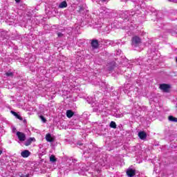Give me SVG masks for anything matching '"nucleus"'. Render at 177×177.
<instances>
[{
  "instance_id": "nucleus-1",
  "label": "nucleus",
  "mask_w": 177,
  "mask_h": 177,
  "mask_svg": "<svg viewBox=\"0 0 177 177\" xmlns=\"http://www.w3.org/2000/svg\"><path fill=\"white\" fill-rule=\"evenodd\" d=\"M100 13L98 14V16L100 19H107L110 17V13H109V11H107V9L104 7H102L100 8L99 10Z\"/></svg>"
},
{
  "instance_id": "nucleus-2",
  "label": "nucleus",
  "mask_w": 177,
  "mask_h": 177,
  "mask_svg": "<svg viewBox=\"0 0 177 177\" xmlns=\"http://www.w3.org/2000/svg\"><path fill=\"white\" fill-rule=\"evenodd\" d=\"M87 102L90 104H92L93 108V111L97 112L99 111V109H100V104L97 102H95V99L92 97H88Z\"/></svg>"
},
{
  "instance_id": "nucleus-3",
  "label": "nucleus",
  "mask_w": 177,
  "mask_h": 177,
  "mask_svg": "<svg viewBox=\"0 0 177 177\" xmlns=\"http://www.w3.org/2000/svg\"><path fill=\"white\" fill-rule=\"evenodd\" d=\"M66 171H73L77 169V165L72 160H68V164H66V167H65Z\"/></svg>"
},
{
  "instance_id": "nucleus-4",
  "label": "nucleus",
  "mask_w": 177,
  "mask_h": 177,
  "mask_svg": "<svg viewBox=\"0 0 177 177\" xmlns=\"http://www.w3.org/2000/svg\"><path fill=\"white\" fill-rule=\"evenodd\" d=\"M139 13H140V12L139 10H137V11L131 10L130 12L126 11L124 12V15H127L125 19H126V20H129V19H131V17H132L133 16H138V15H139Z\"/></svg>"
},
{
  "instance_id": "nucleus-5",
  "label": "nucleus",
  "mask_w": 177,
  "mask_h": 177,
  "mask_svg": "<svg viewBox=\"0 0 177 177\" xmlns=\"http://www.w3.org/2000/svg\"><path fill=\"white\" fill-rule=\"evenodd\" d=\"M141 42H142V40L140 39V38L138 36H135L132 38L131 45L132 46H134L135 48H136L140 45Z\"/></svg>"
},
{
  "instance_id": "nucleus-6",
  "label": "nucleus",
  "mask_w": 177,
  "mask_h": 177,
  "mask_svg": "<svg viewBox=\"0 0 177 177\" xmlns=\"http://www.w3.org/2000/svg\"><path fill=\"white\" fill-rule=\"evenodd\" d=\"M94 165V171H95V176L99 177V174L102 172V165H100V163L95 162Z\"/></svg>"
},
{
  "instance_id": "nucleus-7",
  "label": "nucleus",
  "mask_w": 177,
  "mask_h": 177,
  "mask_svg": "<svg viewBox=\"0 0 177 177\" xmlns=\"http://www.w3.org/2000/svg\"><path fill=\"white\" fill-rule=\"evenodd\" d=\"M160 89L162 92H169V89H171V86L167 84H162L160 85Z\"/></svg>"
},
{
  "instance_id": "nucleus-8",
  "label": "nucleus",
  "mask_w": 177,
  "mask_h": 177,
  "mask_svg": "<svg viewBox=\"0 0 177 177\" xmlns=\"http://www.w3.org/2000/svg\"><path fill=\"white\" fill-rule=\"evenodd\" d=\"M17 136L20 142H24V140H26V134H24V133L17 131Z\"/></svg>"
},
{
  "instance_id": "nucleus-9",
  "label": "nucleus",
  "mask_w": 177,
  "mask_h": 177,
  "mask_svg": "<svg viewBox=\"0 0 177 177\" xmlns=\"http://www.w3.org/2000/svg\"><path fill=\"white\" fill-rule=\"evenodd\" d=\"M21 156L23 157V158H28V157L31 156V152H30L28 150H24L21 152Z\"/></svg>"
},
{
  "instance_id": "nucleus-10",
  "label": "nucleus",
  "mask_w": 177,
  "mask_h": 177,
  "mask_svg": "<svg viewBox=\"0 0 177 177\" xmlns=\"http://www.w3.org/2000/svg\"><path fill=\"white\" fill-rule=\"evenodd\" d=\"M136 174V171H135V170L132 169H128L127 171V175L129 177L135 176Z\"/></svg>"
},
{
  "instance_id": "nucleus-11",
  "label": "nucleus",
  "mask_w": 177,
  "mask_h": 177,
  "mask_svg": "<svg viewBox=\"0 0 177 177\" xmlns=\"http://www.w3.org/2000/svg\"><path fill=\"white\" fill-rule=\"evenodd\" d=\"M156 12V9L151 6H148L145 10V15H149V13H153Z\"/></svg>"
},
{
  "instance_id": "nucleus-12",
  "label": "nucleus",
  "mask_w": 177,
  "mask_h": 177,
  "mask_svg": "<svg viewBox=\"0 0 177 177\" xmlns=\"http://www.w3.org/2000/svg\"><path fill=\"white\" fill-rule=\"evenodd\" d=\"M138 137L142 140H145V139H146V138H147V134H146V133L145 131H140L138 133Z\"/></svg>"
},
{
  "instance_id": "nucleus-13",
  "label": "nucleus",
  "mask_w": 177,
  "mask_h": 177,
  "mask_svg": "<svg viewBox=\"0 0 177 177\" xmlns=\"http://www.w3.org/2000/svg\"><path fill=\"white\" fill-rule=\"evenodd\" d=\"M58 8L59 9H64V8H67V1H62L59 4Z\"/></svg>"
},
{
  "instance_id": "nucleus-14",
  "label": "nucleus",
  "mask_w": 177,
  "mask_h": 177,
  "mask_svg": "<svg viewBox=\"0 0 177 177\" xmlns=\"http://www.w3.org/2000/svg\"><path fill=\"white\" fill-rule=\"evenodd\" d=\"M91 46L94 49H96V48H97V46H99V42L97 41V40H93L91 41Z\"/></svg>"
},
{
  "instance_id": "nucleus-15",
  "label": "nucleus",
  "mask_w": 177,
  "mask_h": 177,
  "mask_svg": "<svg viewBox=\"0 0 177 177\" xmlns=\"http://www.w3.org/2000/svg\"><path fill=\"white\" fill-rule=\"evenodd\" d=\"M46 140L47 142H53L55 140L52 138V135H50V133H47L46 135Z\"/></svg>"
},
{
  "instance_id": "nucleus-16",
  "label": "nucleus",
  "mask_w": 177,
  "mask_h": 177,
  "mask_svg": "<svg viewBox=\"0 0 177 177\" xmlns=\"http://www.w3.org/2000/svg\"><path fill=\"white\" fill-rule=\"evenodd\" d=\"M73 115H74V112H73V111L71 110L66 111V117H68V118H71Z\"/></svg>"
},
{
  "instance_id": "nucleus-17",
  "label": "nucleus",
  "mask_w": 177,
  "mask_h": 177,
  "mask_svg": "<svg viewBox=\"0 0 177 177\" xmlns=\"http://www.w3.org/2000/svg\"><path fill=\"white\" fill-rule=\"evenodd\" d=\"M168 120L169 121H170L171 122H177V118L172 116V115H169L168 117Z\"/></svg>"
},
{
  "instance_id": "nucleus-18",
  "label": "nucleus",
  "mask_w": 177,
  "mask_h": 177,
  "mask_svg": "<svg viewBox=\"0 0 177 177\" xmlns=\"http://www.w3.org/2000/svg\"><path fill=\"white\" fill-rule=\"evenodd\" d=\"M11 114H13V115H15L16 118H18V120H23V118H21V116H20V115L17 114V113L13 111H11Z\"/></svg>"
},
{
  "instance_id": "nucleus-19",
  "label": "nucleus",
  "mask_w": 177,
  "mask_h": 177,
  "mask_svg": "<svg viewBox=\"0 0 177 177\" xmlns=\"http://www.w3.org/2000/svg\"><path fill=\"white\" fill-rule=\"evenodd\" d=\"M56 161H57L56 156H55V155H51L50 156V162H56Z\"/></svg>"
},
{
  "instance_id": "nucleus-20",
  "label": "nucleus",
  "mask_w": 177,
  "mask_h": 177,
  "mask_svg": "<svg viewBox=\"0 0 177 177\" xmlns=\"http://www.w3.org/2000/svg\"><path fill=\"white\" fill-rule=\"evenodd\" d=\"M110 127L115 129V128H117V124H115V122L111 121L110 123Z\"/></svg>"
},
{
  "instance_id": "nucleus-21",
  "label": "nucleus",
  "mask_w": 177,
  "mask_h": 177,
  "mask_svg": "<svg viewBox=\"0 0 177 177\" xmlns=\"http://www.w3.org/2000/svg\"><path fill=\"white\" fill-rule=\"evenodd\" d=\"M6 77H13V72L8 71V72L6 73Z\"/></svg>"
},
{
  "instance_id": "nucleus-22",
  "label": "nucleus",
  "mask_w": 177,
  "mask_h": 177,
  "mask_svg": "<svg viewBox=\"0 0 177 177\" xmlns=\"http://www.w3.org/2000/svg\"><path fill=\"white\" fill-rule=\"evenodd\" d=\"M124 30H133L132 24H129L127 27H124Z\"/></svg>"
},
{
  "instance_id": "nucleus-23",
  "label": "nucleus",
  "mask_w": 177,
  "mask_h": 177,
  "mask_svg": "<svg viewBox=\"0 0 177 177\" xmlns=\"http://www.w3.org/2000/svg\"><path fill=\"white\" fill-rule=\"evenodd\" d=\"M31 142H32V138H30L28 140L27 142L26 143V146H30V145H31Z\"/></svg>"
},
{
  "instance_id": "nucleus-24",
  "label": "nucleus",
  "mask_w": 177,
  "mask_h": 177,
  "mask_svg": "<svg viewBox=\"0 0 177 177\" xmlns=\"http://www.w3.org/2000/svg\"><path fill=\"white\" fill-rule=\"evenodd\" d=\"M114 66H115V63L114 62H112V66L111 67L109 68V71L113 70V68H114Z\"/></svg>"
},
{
  "instance_id": "nucleus-25",
  "label": "nucleus",
  "mask_w": 177,
  "mask_h": 177,
  "mask_svg": "<svg viewBox=\"0 0 177 177\" xmlns=\"http://www.w3.org/2000/svg\"><path fill=\"white\" fill-rule=\"evenodd\" d=\"M40 118L41 120V121H43L44 122H46V119H45V118L44 116H40Z\"/></svg>"
},
{
  "instance_id": "nucleus-26",
  "label": "nucleus",
  "mask_w": 177,
  "mask_h": 177,
  "mask_svg": "<svg viewBox=\"0 0 177 177\" xmlns=\"http://www.w3.org/2000/svg\"><path fill=\"white\" fill-rule=\"evenodd\" d=\"M116 117H118L119 118H121V117H124V113L116 115Z\"/></svg>"
},
{
  "instance_id": "nucleus-27",
  "label": "nucleus",
  "mask_w": 177,
  "mask_h": 177,
  "mask_svg": "<svg viewBox=\"0 0 177 177\" xmlns=\"http://www.w3.org/2000/svg\"><path fill=\"white\" fill-rule=\"evenodd\" d=\"M20 177H30V174H22Z\"/></svg>"
},
{
  "instance_id": "nucleus-28",
  "label": "nucleus",
  "mask_w": 177,
  "mask_h": 177,
  "mask_svg": "<svg viewBox=\"0 0 177 177\" xmlns=\"http://www.w3.org/2000/svg\"><path fill=\"white\" fill-rule=\"evenodd\" d=\"M169 2H173L174 3H176L177 0H168Z\"/></svg>"
},
{
  "instance_id": "nucleus-29",
  "label": "nucleus",
  "mask_w": 177,
  "mask_h": 177,
  "mask_svg": "<svg viewBox=\"0 0 177 177\" xmlns=\"http://www.w3.org/2000/svg\"><path fill=\"white\" fill-rule=\"evenodd\" d=\"M12 132H16V128L15 127H12Z\"/></svg>"
},
{
  "instance_id": "nucleus-30",
  "label": "nucleus",
  "mask_w": 177,
  "mask_h": 177,
  "mask_svg": "<svg viewBox=\"0 0 177 177\" xmlns=\"http://www.w3.org/2000/svg\"><path fill=\"white\" fill-rule=\"evenodd\" d=\"M116 55H121V50H118V53Z\"/></svg>"
},
{
  "instance_id": "nucleus-31",
  "label": "nucleus",
  "mask_w": 177,
  "mask_h": 177,
  "mask_svg": "<svg viewBox=\"0 0 177 177\" xmlns=\"http://www.w3.org/2000/svg\"><path fill=\"white\" fill-rule=\"evenodd\" d=\"M63 35V34H62L61 32L58 33V37H62Z\"/></svg>"
},
{
  "instance_id": "nucleus-32",
  "label": "nucleus",
  "mask_w": 177,
  "mask_h": 177,
  "mask_svg": "<svg viewBox=\"0 0 177 177\" xmlns=\"http://www.w3.org/2000/svg\"><path fill=\"white\" fill-rule=\"evenodd\" d=\"M122 2H127V1H128V0H122Z\"/></svg>"
},
{
  "instance_id": "nucleus-33",
  "label": "nucleus",
  "mask_w": 177,
  "mask_h": 177,
  "mask_svg": "<svg viewBox=\"0 0 177 177\" xmlns=\"http://www.w3.org/2000/svg\"><path fill=\"white\" fill-rule=\"evenodd\" d=\"M21 0H15L16 2H20Z\"/></svg>"
},
{
  "instance_id": "nucleus-34",
  "label": "nucleus",
  "mask_w": 177,
  "mask_h": 177,
  "mask_svg": "<svg viewBox=\"0 0 177 177\" xmlns=\"http://www.w3.org/2000/svg\"><path fill=\"white\" fill-rule=\"evenodd\" d=\"M2 154V150L0 149V156Z\"/></svg>"
},
{
  "instance_id": "nucleus-35",
  "label": "nucleus",
  "mask_w": 177,
  "mask_h": 177,
  "mask_svg": "<svg viewBox=\"0 0 177 177\" xmlns=\"http://www.w3.org/2000/svg\"><path fill=\"white\" fill-rule=\"evenodd\" d=\"M103 2H106V1H107V0H102Z\"/></svg>"
},
{
  "instance_id": "nucleus-36",
  "label": "nucleus",
  "mask_w": 177,
  "mask_h": 177,
  "mask_svg": "<svg viewBox=\"0 0 177 177\" xmlns=\"http://www.w3.org/2000/svg\"><path fill=\"white\" fill-rule=\"evenodd\" d=\"M176 62L177 63V57H176Z\"/></svg>"
},
{
  "instance_id": "nucleus-37",
  "label": "nucleus",
  "mask_w": 177,
  "mask_h": 177,
  "mask_svg": "<svg viewBox=\"0 0 177 177\" xmlns=\"http://www.w3.org/2000/svg\"><path fill=\"white\" fill-rule=\"evenodd\" d=\"M93 165H91V168H93Z\"/></svg>"
}]
</instances>
